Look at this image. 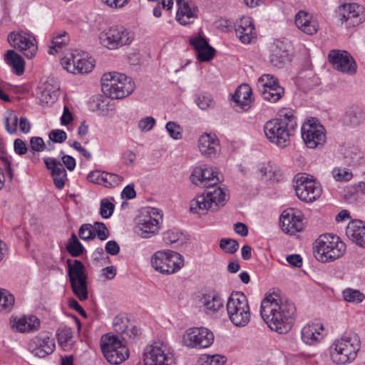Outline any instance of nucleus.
<instances>
[{"label":"nucleus","instance_id":"nucleus-1","mask_svg":"<svg viewBox=\"0 0 365 365\" xmlns=\"http://www.w3.org/2000/svg\"><path fill=\"white\" fill-rule=\"evenodd\" d=\"M260 314L268 327L279 334L288 332L295 320L297 309L289 299L273 293L261 303Z\"/></svg>","mask_w":365,"mask_h":365},{"label":"nucleus","instance_id":"nucleus-2","mask_svg":"<svg viewBox=\"0 0 365 365\" xmlns=\"http://www.w3.org/2000/svg\"><path fill=\"white\" fill-rule=\"evenodd\" d=\"M297 128V118L292 110L281 111L279 118L268 120L264 132L268 140L280 148L287 147Z\"/></svg>","mask_w":365,"mask_h":365},{"label":"nucleus","instance_id":"nucleus-3","mask_svg":"<svg viewBox=\"0 0 365 365\" xmlns=\"http://www.w3.org/2000/svg\"><path fill=\"white\" fill-rule=\"evenodd\" d=\"M361 348V341L357 334L345 333L336 339L329 349L331 361L336 364L344 365L353 361Z\"/></svg>","mask_w":365,"mask_h":365},{"label":"nucleus","instance_id":"nucleus-4","mask_svg":"<svg viewBox=\"0 0 365 365\" xmlns=\"http://www.w3.org/2000/svg\"><path fill=\"white\" fill-rule=\"evenodd\" d=\"M227 200V195L221 187H211L191 200L190 211L192 213L205 215L210 210L215 211L223 207Z\"/></svg>","mask_w":365,"mask_h":365},{"label":"nucleus","instance_id":"nucleus-5","mask_svg":"<svg viewBox=\"0 0 365 365\" xmlns=\"http://www.w3.org/2000/svg\"><path fill=\"white\" fill-rule=\"evenodd\" d=\"M101 87L106 96L113 99H120L128 96L134 91L135 83L125 74L108 73L101 78Z\"/></svg>","mask_w":365,"mask_h":365},{"label":"nucleus","instance_id":"nucleus-6","mask_svg":"<svg viewBox=\"0 0 365 365\" xmlns=\"http://www.w3.org/2000/svg\"><path fill=\"white\" fill-rule=\"evenodd\" d=\"M345 250L346 245L339 237L326 234L321 235L316 241L314 252L318 260L327 262L341 257Z\"/></svg>","mask_w":365,"mask_h":365},{"label":"nucleus","instance_id":"nucleus-7","mask_svg":"<svg viewBox=\"0 0 365 365\" xmlns=\"http://www.w3.org/2000/svg\"><path fill=\"white\" fill-rule=\"evenodd\" d=\"M232 323L236 327H245L250 320V312L247 297L241 292L230 294L226 304Z\"/></svg>","mask_w":365,"mask_h":365},{"label":"nucleus","instance_id":"nucleus-8","mask_svg":"<svg viewBox=\"0 0 365 365\" xmlns=\"http://www.w3.org/2000/svg\"><path fill=\"white\" fill-rule=\"evenodd\" d=\"M153 268L163 274H172L184 266L182 256L175 251L163 250L156 252L151 257Z\"/></svg>","mask_w":365,"mask_h":365},{"label":"nucleus","instance_id":"nucleus-9","mask_svg":"<svg viewBox=\"0 0 365 365\" xmlns=\"http://www.w3.org/2000/svg\"><path fill=\"white\" fill-rule=\"evenodd\" d=\"M67 264L69 281L73 293L79 300H86L88 298V275L83 264L78 259H68Z\"/></svg>","mask_w":365,"mask_h":365},{"label":"nucleus","instance_id":"nucleus-10","mask_svg":"<svg viewBox=\"0 0 365 365\" xmlns=\"http://www.w3.org/2000/svg\"><path fill=\"white\" fill-rule=\"evenodd\" d=\"M163 222L161 211L155 207H147L138 217L135 232L142 238H150L158 232Z\"/></svg>","mask_w":365,"mask_h":365},{"label":"nucleus","instance_id":"nucleus-11","mask_svg":"<svg viewBox=\"0 0 365 365\" xmlns=\"http://www.w3.org/2000/svg\"><path fill=\"white\" fill-rule=\"evenodd\" d=\"M101 348L106 360L118 365L128 358V348L115 335L105 334L101 338Z\"/></svg>","mask_w":365,"mask_h":365},{"label":"nucleus","instance_id":"nucleus-12","mask_svg":"<svg viewBox=\"0 0 365 365\" xmlns=\"http://www.w3.org/2000/svg\"><path fill=\"white\" fill-rule=\"evenodd\" d=\"M133 39V33L123 26H112L99 35L100 43L109 49L129 45Z\"/></svg>","mask_w":365,"mask_h":365},{"label":"nucleus","instance_id":"nucleus-13","mask_svg":"<svg viewBox=\"0 0 365 365\" xmlns=\"http://www.w3.org/2000/svg\"><path fill=\"white\" fill-rule=\"evenodd\" d=\"M61 65L68 73L83 74L94 68L93 61L83 51L73 50L61 59Z\"/></svg>","mask_w":365,"mask_h":365},{"label":"nucleus","instance_id":"nucleus-14","mask_svg":"<svg viewBox=\"0 0 365 365\" xmlns=\"http://www.w3.org/2000/svg\"><path fill=\"white\" fill-rule=\"evenodd\" d=\"M336 15L346 28L354 27L365 21V8L356 3H344L338 6Z\"/></svg>","mask_w":365,"mask_h":365},{"label":"nucleus","instance_id":"nucleus-15","mask_svg":"<svg viewBox=\"0 0 365 365\" xmlns=\"http://www.w3.org/2000/svg\"><path fill=\"white\" fill-rule=\"evenodd\" d=\"M301 133L303 141L309 148L322 145L326 140L324 128L314 118L308 120L302 125Z\"/></svg>","mask_w":365,"mask_h":365},{"label":"nucleus","instance_id":"nucleus-16","mask_svg":"<svg viewBox=\"0 0 365 365\" xmlns=\"http://www.w3.org/2000/svg\"><path fill=\"white\" fill-rule=\"evenodd\" d=\"M295 191L299 199L305 202L317 200L322 192L321 186L306 175L296 176Z\"/></svg>","mask_w":365,"mask_h":365},{"label":"nucleus","instance_id":"nucleus-17","mask_svg":"<svg viewBox=\"0 0 365 365\" xmlns=\"http://www.w3.org/2000/svg\"><path fill=\"white\" fill-rule=\"evenodd\" d=\"M257 88L262 98L271 103L277 102L284 94V89L278 79L271 74H263L259 78Z\"/></svg>","mask_w":365,"mask_h":365},{"label":"nucleus","instance_id":"nucleus-18","mask_svg":"<svg viewBox=\"0 0 365 365\" xmlns=\"http://www.w3.org/2000/svg\"><path fill=\"white\" fill-rule=\"evenodd\" d=\"M214 341V334L205 327H193L186 330L182 336L183 345L190 348H207Z\"/></svg>","mask_w":365,"mask_h":365},{"label":"nucleus","instance_id":"nucleus-19","mask_svg":"<svg viewBox=\"0 0 365 365\" xmlns=\"http://www.w3.org/2000/svg\"><path fill=\"white\" fill-rule=\"evenodd\" d=\"M145 365H175L173 356L166 352L165 346L160 342H155L147 346L144 350Z\"/></svg>","mask_w":365,"mask_h":365},{"label":"nucleus","instance_id":"nucleus-20","mask_svg":"<svg viewBox=\"0 0 365 365\" xmlns=\"http://www.w3.org/2000/svg\"><path fill=\"white\" fill-rule=\"evenodd\" d=\"M8 41L13 48L21 52L29 59L34 57L37 53L36 38L26 33L11 32L8 36Z\"/></svg>","mask_w":365,"mask_h":365},{"label":"nucleus","instance_id":"nucleus-21","mask_svg":"<svg viewBox=\"0 0 365 365\" xmlns=\"http://www.w3.org/2000/svg\"><path fill=\"white\" fill-rule=\"evenodd\" d=\"M329 61L333 67L344 73L353 75L356 72L357 66L349 53L341 50H331L329 53Z\"/></svg>","mask_w":365,"mask_h":365},{"label":"nucleus","instance_id":"nucleus-22","mask_svg":"<svg viewBox=\"0 0 365 365\" xmlns=\"http://www.w3.org/2000/svg\"><path fill=\"white\" fill-rule=\"evenodd\" d=\"M280 223L283 232L294 235L303 229L302 215L296 209H287L281 215Z\"/></svg>","mask_w":365,"mask_h":365},{"label":"nucleus","instance_id":"nucleus-23","mask_svg":"<svg viewBox=\"0 0 365 365\" xmlns=\"http://www.w3.org/2000/svg\"><path fill=\"white\" fill-rule=\"evenodd\" d=\"M199 307L210 317L217 316L224 307V301L216 292H210L199 296Z\"/></svg>","mask_w":365,"mask_h":365},{"label":"nucleus","instance_id":"nucleus-24","mask_svg":"<svg viewBox=\"0 0 365 365\" xmlns=\"http://www.w3.org/2000/svg\"><path fill=\"white\" fill-rule=\"evenodd\" d=\"M217 174L212 168H196L190 178L194 185L208 189L216 187L215 185L220 182Z\"/></svg>","mask_w":365,"mask_h":365},{"label":"nucleus","instance_id":"nucleus-25","mask_svg":"<svg viewBox=\"0 0 365 365\" xmlns=\"http://www.w3.org/2000/svg\"><path fill=\"white\" fill-rule=\"evenodd\" d=\"M198 148L201 154L209 158H217L221 151L220 140L212 133L202 134L198 140Z\"/></svg>","mask_w":365,"mask_h":365},{"label":"nucleus","instance_id":"nucleus-26","mask_svg":"<svg viewBox=\"0 0 365 365\" xmlns=\"http://www.w3.org/2000/svg\"><path fill=\"white\" fill-rule=\"evenodd\" d=\"M29 349L36 356L43 358L53 352L55 343L53 339L47 335H39L34 337L29 343Z\"/></svg>","mask_w":365,"mask_h":365},{"label":"nucleus","instance_id":"nucleus-27","mask_svg":"<svg viewBox=\"0 0 365 365\" xmlns=\"http://www.w3.org/2000/svg\"><path fill=\"white\" fill-rule=\"evenodd\" d=\"M235 26L236 35L243 43H250L257 36L255 28L250 17L243 16L237 21Z\"/></svg>","mask_w":365,"mask_h":365},{"label":"nucleus","instance_id":"nucleus-28","mask_svg":"<svg viewBox=\"0 0 365 365\" xmlns=\"http://www.w3.org/2000/svg\"><path fill=\"white\" fill-rule=\"evenodd\" d=\"M252 88L248 84L243 83L236 89L232 99L239 108L237 111H245L250 108L252 102Z\"/></svg>","mask_w":365,"mask_h":365},{"label":"nucleus","instance_id":"nucleus-29","mask_svg":"<svg viewBox=\"0 0 365 365\" xmlns=\"http://www.w3.org/2000/svg\"><path fill=\"white\" fill-rule=\"evenodd\" d=\"M295 24L302 31L308 35L314 34L319 29L317 21L304 11H299L296 14Z\"/></svg>","mask_w":365,"mask_h":365},{"label":"nucleus","instance_id":"nucleus-30","mask_svg":"<svg viewBox=\"0 0 365 365\" xmlns=\"http://www.w3.org/2000/svg\"><path fill=\"white\" fill-rule=\"evenodd\" d=\"M323 330L324 327L321 324H307L301 331L302 339L306 344L313 345L322 339L321 331Z\"/></svg>","mask_w":365,"mask_h":365},{"label":"nucleus","instance_id":"nucleus-31","mask_svg":"<svg viewBox=\"0 0 365 365\" xmlns=\"http://www.w3.org/2000/svg\"><path fill=\"white\" fill-rule=\"evenodd\" d=\"M346 236L356 245L365 247V223L361 221L349 223L346 230Z\"/></svg>","mask_w":365,"mask_h":365},{"label":"nucleus","instance_id":"nucleus-32","mask_svg":"<svg viewBox=\"0 0 365 365\" xmlns=\"http://www.w3.org/2000/svg\"><path fill=\"white\" fill-rule=\"evenodd\" d=\"M178 9L176 14V20L182 25H186L190 22V19L197 17V8L189 2L178 4Z\"/></svg>","mask_w":365,"mask_h":365},{"label":"nucleus","instance_id":"nucleus-33","mask_svg":"<svg viewBox=\"0 0 365 365\" xmlns=\"http://www.w3.org/2000/svg\"><path fill=\"white\" fill-rule=\"evenodd\" d=\"M40 320L36 316H25L19 319L13 327H16L19 332H33L39 329Z\"/></svg>","mask_w":365,"mask_h":365},{"label":"nucleus","instance_id":"nucleus-34","mask_svg":"<svg viewBox=\"0 0 365 365\" xmlns=\"http://www.w3.org/2000/svg\"><path fill=\"white\" fill-rule=\"evenodd\" d=\"M288 51L283 42L277 41L275 43L271 51L270 61L275 66H282L287 60Z\"/></svg>","mask_w":365,"mask_h":365},{"label":"nucleus","instance_id":"nucleus-35","mask_svg":"<svg viewBox=\"0 0 365 365\" xmlns=\"http://www.w3.org/2000/svg\"><path fill=\"white\" fill-rule=\"evenodd\" d=\"M6 63L11 66L14 72L21 76L24 72L25 62L23 58L13 50H9L5 56Z\"/></svg>","mask_w":365,"mask_h":365},{"label":"nucleus","instance_id":"nucleus-36","mask_svg":"<svg viewBox=\"0 0 365 365\" xmlns=\"http://www.w3.org/2000/svg\"><path fill=\"white\" fill-rule=\"evenodd\" d=\"M69 41V35L65 31L53 34L48 53L53 55L60 52L68 43Z\"/></svg>","mask_w":365,"mask_h":365},{"label":"nucleus","instance_id":"nucleus-37","mask_svg":"<svg viewBox=\"0 0 365 365\" xmlns=\"http://www.w3.org/2000/svg\"><path fill=\"white\" fill-rule=\"evenodd\" d=\"M46 168L51 171V175L67 177V173L63 165L58 160L53 158L43 159Z\"/></svg>","mask_w":365,"mask_h":365},{"label":"nucleus","instance_id":"nucleus-38","mask_svg":"<svg viewBox=\"0 0 365 365\" xmlns=\"http://www.w3.org/2000/svg\"><path fill=\"white\" fill-rule=\"evenodd\" d=\"M14 304V297L5 289H0V312H9Z\"/></svg>","mask_w":365,"mask_h":365},{"label":"nucleus","instance_id":"nucleus-39","mask_svg":"<svg viewBox=\"0 0 365 365\" xmlns=\"http://www.w3.org/2000/svg\"><path fill=\"white\" fill-rule=\"evenodd\" d=\"M66 249L69 254L73 257H79L85 250L83 246L80 242L74 232L71 235V237L66 245Z\"/></svg>","mask_w":365,"mask_h":365},{"label":"nucleus","instance_id":"nucleus-40","mask_svg":"<svg viewBox=\"0 0 365 365\" xmlns=\"http://www.w3.org/2000/svg\"><path fill=\"white\" fill-rule=\"evenodd\" d=\"M345 301L351 303H360L365 299V295L358 289L346 288L342 292Z\"/></svg>","mask_w":365,"mask_h":365},{"label":"nucleus","instance_id":"nucleus-41","mask_svg":"<svg viewBox=\"0 0 365 365\" xmlns=\"http://www.w3.org/2000/svg\"><path fill=\"white\" fill-rule=\"evenodd\" d=\"M342 154L349 165L358 164L361 158V153L359 149L354 146L345 148Z\"/></svg>","mask_w":365,"mask_h":365},{"label":"nucleus","instance_id":"nucleus-42","mask_svg":"<svg viewBox=\"0 0 365 365\" xmlns=\"http://www.w3.org/2000/svg\"><path fill=\"white\" fill-rule=\"evenodd\" d=\"M200 365H224L225 356L220 354L203 355L199 359Z\"/></svg>","mask_w":365,"mask_h":365},{"label":"nucleus","instance_id":"nucleus-43","mask_svg":"<svg viewBox=\"0 0 365 365\" xmlns=\"http://www.w3.org/2000/svg\"><path fill=\"white\" fill-rule=\"evenodd\" d=\"M78 236L84 241L93 240L96 237L94 226L89 223L83 224L79 228Z\"/></svg>","mask_w":365,"mask_h":365},{"label":"nucleus","instance_id":"nucleus-44","mask_svg":"<svg viewBox=\"0 0 365 365\" xmlns=\"http://www.w3.org/2000/svg\"><path fill=\"white\" fill-rule=\"evenodd\" d=\"M220 247L226 253L234 254L239 248L237 240L230 238H222L220 241Z\"/></svg>","mask_w":365,"mask_h":365},{"label":"nucleus","instance_id":"nucleus-45","mask_svg":"<svg viewBox=\"0 0 365 365\" xmlns=\"http://www.w3.org/2000/svg\"><path fill=\"white\" fill-rule=\"evenodd\" d=\"M112 199L103 198L101 200L100 214L104 219L109 218L113 213L115 205Z\"/></svg>","mask_w":365,"mask_h":365},{"label":"nucleus","instance_id":"nucleus-46","mask_svg":"<svg viewBox=\"0 0 365 365\" xmlns=\"http://www.w3.org/2000/svg\"><path fill=\"white\" fill-rule=\"evenodd\" d=\"M195 103L202 110L212 108L215 106V101L210 95L200 94L195 98Z\"/></svg>","mask_w":365,"mask_h":365},{"label":"nucleus","instance_id":"nucleus-47","mask_svg":"<svg viewBox=\"0 0 365 365\" xmlns=\"http://www.w3.org/2000/svg\"><path fill=\"white\" fill-rule=\"evenodd\" d=\"M0 160L4 163V166L6 170V176L11 180L14 176L13 170L11 167V163L6 157V150L3 139L0 137Z\"/></svg>","mask_w":365,"mask_h":365},{"label":"nucleus","instance_id":"nucleus-48","mask_svg":"<svg viewBox=\"0 0 365 365\" xmlns=\"http://www.w3.org/2000/svg\"><path fill=\"white\" fill-rule=\"evenodd\" d=\"M331 173L334 179L339 182L349 181L353 177L351 172L346 168H335Z\"/></svg>","mask_w":365,"mask_h":365},{"label":"nucleus","instance_id":"nucleus-49","mask_svg":"<svg viewBox=\"0 0 365 365\" xmlns=\"http://www.w3.org/2000/svg\"><path fill=\"white\" fill-rule=\"evenodd\" d=\"M123 180V177L121 175L105 172L103 186L106 187H113L119 185Z\"/></svg>","mask_w":365,"mask_h":365},{"label":"nucleus","instance_id":"nucleus-50","mask_svg":"<svg viewBox=\"0 0 365 365\" xmlns=\"http://www.w3.org/2000/svg\"><path fill=\"white\" fill-rule=\"evenodd\" d=\"M129 323L130 322L127 317L117 316L113 322V329L115 332L122 336L126 329L128 328Z\"/></svg>","mask_w":365,"mask_h":365},{"label":"nucleus","instance_id":"nucleus-51","mask_svg":"<svg viewBox=\"0 0 365 365\" xmlns=\"http://www.w3.org/2000/svg\"><path fill=\"white\" fill-rule=\"evenodd\" d=\"M165 129L172 138L175 140L182 138V128L177 123L169 121L165 125Z\"/></svg>","mask_w":365,"mask_h":365},{"label":"nucleus","instance_id":"nucleus-52","mask_svg":"<svg viewBox=\"0 0 365 365\" xmlns=\"http://www.w3.org/2000/svg\"><path fill=\"white\" fill-rule=\"evenodd\" d=\"M155 125V120L152 116H146L141 118L138 123V127L141 132H148L151 130Z\"/></svg>","mask_w":365,"mask_h":365},{"label":"nucleus","instance_id":"nucleus-53","mask_svg":"<svg viewBox=\"0 0 365 365\" xmlns=\"http://www.w3.org/2000/svg\"><path fill=\"white\" fill-rule=\"evenodd\" d=\"M140 334V329L136 326L129 323L128 328L126 329L121 338L125 341H131L137 338Z\"/></svg>","mask_w":365,"mask_h":365},{"label":"nucleus","instance_id":"nucleus-54","mask_svg":"<svg viewBox=\"0 0 365 365\" xmlns=\"http://www.w3.org/2000/svg\"><path fill=\"white\" fill-rule=\"evenodd\" d=\"M96 236L100 240H106L109 237V231L103 222H96L94 225Z\"/></svg>","mask_w":365,"mask_h":365},{"label":"nucleus","instance_id":"nucleus-55","mask_svg":"<svg viewBox=\"0 0 365 365\" xmlns=\"http://www.w3.org/2000/svg\"><path fill=\"white\" fill-rule=\"evenodd\" d=\"M48 137L50 140L53 143H62L66 140L67 134L62 130L54 129L49 133Z\"/></svg>","mask_w":365,"mask_h":365},{"label":"nucleus","instance_id":"nucleus-56","mask_svg":"<svg viewBox=\"0 0 365 365\" xmlns=\"http://www.w3.org/2000/svg\"><path fill=\"white\" fill-rule=\"evenodd\" d=\"M182 234L175 230H170L163 234V240L166 244H174L181 237Z\"/></svg>","mask_w":365,"mask_h":365},{"label":"nucleus","instance_id":"nucleus-57","mask_svg":"<svg viewBox=\"0 0 365 365\" xmlns=\"http://www.w3.org/2000/svg\"><path fill=\"white\" fill-rule=\"evenodd\" d=\"M30 147L33 153H40L46 149L45 143L41 137H32L30 139Z\"/></svg>","mask_w":365,"mask_h":365},{"label":"nucleus","instance_id":"nucleus-58","mask_svg":"<svg viewBox=\"0 0 365 365\" xmlns=\"http://www.w3.org/2000/svg\"><path fill=\"white\" fill-rule=\"evenodd\" d=\"M197 58L200 61H208L211 60L215 56V49L208 46L205 47V49L199 51L197 53Z\"/></svg>","mask_w":365,"mask_h":365},{"label":"nucleus","instance_id":"nucleus-59","mask_svg":"<svg viewBox=\"0 0 365 365\" xmlns=\"http://www.w3.org/2000/svg\"><path fill=\"white\" fill-rule=\"evenodd\" d=\"M105 172L100 170H95L91 172L87 177L88 181L93 183L101 185L103 186Z\"/></svg>","mask_w":365,"mask_h":365},{"label":"nucleus","instance_id":"nucleus-60","mask_svg":"<svg viewBox=\"0 0 365 365\" xmlns=\"http://www.w3.org/2000/svg\"><path fill=\"white\" fill-rule=\"evenodd\" d=\"M190 42L193 46L197 53L202 49H205V47L210 46L206 39L202 36H196L190 38Z\"/></svg>","mask_w":365,"mask_h":365},{"label":"nucleus","instance_id":"nucleus-61","mask_svg":"<svg viewBox=\"0 0 365 365\" xmlns=\"http://www.w3.org/2000/svg\"><path fill=\"white\" fill-rule=\"evenodd\" d=\"M18 118L16 115H11L6 119V130L9 133H14L16 131Z\"/></svg>","mask_w":365,"mask_h":365},{"label":"nucleus","instance_id":"nucleus-62","mask_svg":"<svg viewBox=\"0 0 365 365\" xmlns=\"http://www.w3.org/2000/svg\"><path fill=\"white\" fill-rule=\"evenodd\" d=\"M14 149L15 153L19 155H25L28 151L27 145L20 138H17L14 140Z\"/></svg>","mask_w":365,"mask_h":365},{"label":"nucleus","instance_id":"nucleus-63","mask_svg":"<svg viewBox=\"0 0 365 365\" xmlns=\"http://www.w3.org/2000/svg\"><path fill=\"white\" fill-rule=\"evenodd\" d=\"M61 155H62L61 160L66 168L70 171L73 170L76 168L75 159L71 155H65L63 151H61Z\"/></svg>","mask_w":365,"mask_h":365},{"label":"nucleus","instance_id":"nucleus-64","mask_svg":"<svg viewBox=\"0 0 365 365\" xmlns=\"http://www.w3.org/2000/svg\"><path fill=\"white\" fill-rule=\"evenodd\" d=\"M105 250L110 255H116L120 252V247L115 240H110L106 243Z\"/></svg>","mask_w":365,"mask_h":365}]
</instances>
